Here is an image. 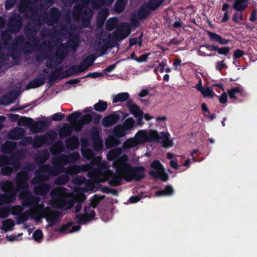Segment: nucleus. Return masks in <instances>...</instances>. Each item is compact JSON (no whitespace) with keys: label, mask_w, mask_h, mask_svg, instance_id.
<instances>
[{"label":"nucleus","mask_w":257,"mask_h":257,"mask_svg":"<svg viewBox=\"0 0 257 257\" xmlns=\"http://www.w3.org/2000/svg\"><path fill=\"white\" fill-rule=\"evenodd\" d=\"M83 170V167L78 165H71L64 168L63 172L67 175H75L79 174Z\"/></svg>","instance_id":"obj_27"},{"label":"nucleus","mask_w":257,"mask_h":257,"mask_svg":"<svg viewBox=\"0 0 257 257\" xmlns=\"http://www.w3.org/2000/svg\"><path fill=\"white\" fill-rule=\"evenodd\" d=\"M108 15V12L106 9H104L99 11L96 17L97 25L98 27L102 26Z\"/></svg>","instance_id":"obj_30"},{"label":"nucleus","mask_w":257,"mask_h":257,"mask_svg":"<svg viewBox=\"0 0 257 257\" xmlns=\"http://www.w3.org/2000/svg\"><path fill=\"white\" fill-rule=\"evenodd\" d=\"M63 150V145L61 141H58L52 145L50 148V152L52 155L60 153Z\"/></svg>","instance_id":"obj_39"},{"label":"nucleus","mask_w":257,"mask_h":257,"mask_svg":"<svg viewBox=\"0 0 257 257\" xmlns=\"http://www.w3.org/2000/svg\"><path fill=\"white\" fill-rule=\"evenodd\" d=\"M104 198V195H98L97 194H95L92 197L89 205L94 209Z\"/></svg>","instance_id":"obj_46"},{"label":"nucleus","mask_w":257,"mask_h":257,"mask_svg":"<svg viewBox=\"0 0 257 257\" xmlns=\"http://www.w3.org/2000/svg\"><path fill=\"white\" fill-rule=\"evenodd\" d=\"M152 11L153 10L147 3H144L138 10V18L141 20L146 19L150 15Z\"/></svg>","instance_id":"obj_17"},{"label":"nucleus","mask_w":257,"mask_h":257,"mask_svg":"<svg viewBox=\"0 0 257 257\" xmlns=\"http://www.w3.org/2000/svg\"><path fill=\"white\" fill-rule=\"evenodd\" d=\"M248 0H235L233 8L237 11L242 12L247 7Z\"/></svg>","instance_id":"obj_41"},{"label":"nucleus","mask_w":257,"mask_h":257,"mask_svg":"<svg viewBox=\"0 0 257 257\" xmlns=\"http://www.w3.org/2000/svg\"><path fill=\"white\" fill-rule=\"evenodd\" d=\"M45 76L44 74H40L39 77L30 81L27 87L28 89L39 87L45 83Z\"/></svg>","instance_id":"obj_20"},{"label":"nucleus","mask_w":257,"mask_h":257,"mask_svg":"<svg viewBox=\"0 0 257 257\" xmlns=\"http://www.w3.org/2000/svg\"><path fill=\"white\" fill-rule=\"evenodd\" d=\"M46 34L51 38L56 39L57 40H59V34L56 30L52 31L49 29H46L42 32L41 36L44 37Z\"/></svg>","instance_id":"obj_50"},{"label":"nucleus","mask_w":257,"mask_h":257,"mask_svg":"<svg viewBox=\"0 0 257 257\" xmlns=\"http://www.w3.org/2000/svg\"><path fill=\"white\" fill-rule=\"evenodd\" d=\"M17 146L16 143L7 141L2 145L1 150L3 154H10L16 148Z\"/></svg>","instance_id":"obj_29"},{"label":"nucleus","mask_w":257,"mask_h":257,"mask_svg":"<svg viewBox=\"0 0 257 257\" xmlns=\"http://www.w3.org/2000/svg\"><path fill=\"white\" fill-rule=\"evenodd\" d=\"M121 153L122 151L120 148H116L112 149L108 152L107 154V159L109 161H113L115 160L114 161H115L116 160L120 158L119 156L121 155Z\"/></svg>","instance_id":"obj_35"},{"label":"nucleus","mask_w":257,"mask_h":257,"mask_svg":"<svg viewBox=\"0 0 257 257\" xmlns=\"http://www.w3.org/2000/svg\"><path fill=\"white\" fill-rule=\"evenodd\" d=\"M53 47V45L51 41H43L41 46H40L38 48L40 52L37 53L36 55V61L39 63H41L45 59L48 58V59H49V56H48V53L44 51V50L47 49L50 52L52 50ZM46 66L48 68L51 69L54 67V64L52 62H50L49 60L46 62Z\"/></svg>","instance_id":"obj_7"},{"label":"nucleus","mask_w":257,"mask_h":257,"mask_svg":"<svg viewBox=\"0 0 257 257\" xmlns=\"http://www.w3.org/2000/svg\"><path fill=\"white\" fill-rule=\"evenodd\" d=\"M25 132L23 128L21 127H16L10 131L7 137L9 139L12 140H18L21 139Z\"/></svg>","instance_id":"obj_19"},{"label":"nucleus","mask_w":257,"mask_h":257,"mask_svg":"<svg viewBox=\"0 0 257 257\" xmlns=\"http://www.w3.org/2000/svg\"><path fill=\"white\" fill-rule=\"evenodd\" d=\"M51 189V186L48 183H41L36 185L34 187V192L37 195L45 196L47 195Z\"/></svg>","instance_id":"obj_15"},{"label":"nucleus","mask_w":257,"mask_h":257,"mask_svg":"<svg viewBox=\"0 0 257 257\" xmlns=\"http://www.w3.org/2000/svg\"><path fill=\"white\" fill-rule=\"evenodd\" d=\"M73 132L72 126L69 124H65L59 131V135L61 139L69 137Z\"/></svg>","instance_id":"obj_31"},{"label":"nucleus","mask_w":257,"mask_h":257,"mask_svg":"<svg viewBox=\"0 0 257 257\" xmlns=\"http://www.w3.org/2000/svg\"><path fill=\"white\" fill-rule=\"evenodd\" d=\"M204 47L209 51H215L219 55L227 56L230 52V48L228 46L218 47V46L212 45H205Z\"/></svg>","instance_id":"obj_18"},{"label":"nucleus","mask_w":257,"mask_h":257,"mask_svg":"<svg viewBox=\"0 0 257 257\" xmlns=\"http://www.w3.org/2000/svg\"><path fill=\"white\" fill-rule=\"evenodd\" d=\"M170 134L168 132H160L151 130L149 133L145 131L141 130L138 132L135 138L140 141L147 140L150 142H162L164 148L170 147L173 146L172 141L169 139Z\"/></svg>","instance_id":"obj_3"},{"label":"nucleus","mask_w":257,"mask_h":257,"mask_svg":"<svg viewBox=\"0 0 257 257\" xmlns=\"http://www.w3.org/2000/svg\"><path fill=\"white\" fill-rule=\"evenodd\" d=\"M28 173L26 171H21L19 172L16 179L17 190H24L20 192L19 196L20 199L23 200L22 204L24 206L36 207L40 201V198L33 195L31 192L28 190Z\"/></svg>","instance_id":"obj_2"},{"label":"nucleus","mask_w":257,"mask_h":257,"mask_svg":"<svg viewBox=\"0 0 257 257\" xmlns=\"http://www.w3.org/2000/svg\"><path fill=\"white\" fill-rule=\"evenodd\" d=\"M81 153L83 157L87 160H90L94 158L95 154L90 149H82Z\"/></svg>","instance_id":"obj_59"},{"label":"nucleus","mask_w":257,"mask_h":257,"mask_svg":"<svg viewBox=\"0 0 257 257\" xmlns=\"http://www.w3.org/2000/svg\"><path fill=\"white\" fill-rule=\"evenodd\" d=\"M120 116L118 112L113 113L104 116L102 120V125L105 127H109L116 124L120 119Z\"/></svg>","instance_id":"obj_14"},{"label":"nucleus","mask_w":257,"mask_h":257,"mask_svg":"<svg viewBox=\"0 0 257 257\" xmlns=\"http://www.w3.org/2000/svg\"><path fill=\"white\" fill-rule=\"evenodd\" d=\"M69 162L68 155H60L58 157L52 159V164L53 167L49 164L43 165L41 167L42 172H46L49 175L56 176L62 173L64 168L63 165H66Z\"/></svg>","instance_id":"obj_5"},{"label":"nucleus","mask_w":257,"mask_h":257,"mask_svg":"<svg viewBox=\"0 0 257 257\" xmlns=\"http://www.w3.org/2000/svg\"><path fill=\"white\" fill-rule=\"evenodd\" d=\"M114 1V0H91V5L93 9L97 10L104 6L111 5Z\"/></svg>","instance_id":"obj_28"},{"label":"nucleus","mask_w":257,"mask_h":257,"mask_svg":"<svg viewBox=\"0 0 257 257\" xmlns=\"http://www.w3.org/2000/svg\"><path fill=\"white\" fill-rule=\"evenodd\" d=\"M93 148L94 151L98 152H102L103 151V141L102 139L93 140Z\"/></svg>","instance_id":"obj_56"},{"label":"nucleus","mask_w":257,"mask_h":257,"mask_svg":"<svg viewBox=\"0 0 257 257\" xmlns=\"http://www.w3.org/2000/svg\"><path fill=\"white\" fill-rule=\"evenodd\" d=\"M41 166L39 169L40 172V173L36 175L32 181V184L34 185L41 183L43 181H48L49 179V176H51L46 172H42L41 170Z\"/></svg>","instance_id":"obj_26"},{"label":"nucleus","mask_w":257,"mask_h":257,"mask_svg":"<svg viewBox=\"0 0 257 257\" xmlns=\"http://www.w3.org/2000/svg\"><path fill=\"white\" fill-rule=\"evenodd\" d=\"M127 158L124 155L120 157L113 163V167L116 172L121 174L127 182L133 180L139 181L145 177V168L143 166L132 167L127 163Z\"/></svg>","instance_id":"obj_1"},{"label":"nucleus","mask_w":257,"mask_h":257,"mask_svg":"<svg viewBox=\"0 0 257 257\" xmlns=\"http://www.w3.org/2000/svg\"><path fill=\"white\" fill-rule=\"evenodd\" d=\"M44 137H46V141L48 145L53 143L57 137V134L56 132L51 131L46 133Z\"/></svg>","instance_id":"obj_54"},{"label":"nucleus","mask_w":257,"mask_h":257,"mask_svg":"<svg viewBox=\"0 0 257 257\" xmlns=\"http://www.w3.org/2000/svg\"><path fill=\"white\" fill-rule=\"evenodd\" d=\"M48 122L45 120H38L33 122L31 125V131L34 133H41L44 132L48 126Z\"/></svg>","instance_id":"obj_16"},{"label":"nucleus","mask_w":257,"mask_h":257,"mask_svg":"<svg viewBox=\"0 0 257 257\" xmlns=\"http://www.w3.org/2000/svg\"><path fill=\"white\" fill-rule=\"evenodd\" d=\"M81 113L79 111H76L69 114L66 118L68 121L74 122L80 127L84 125L88 124L92 120V114L91 113L85 114L81 116Z\"/></svg>","instance_id":"obj_9"},{"label":"nucleus","mask_w":257,"mask_h":257,"mask_svg":"<svg viewBox=\"0 0 257 257\" xmlns=\"http://www.w3.org/2000/svg\"><path fill=\"white\" fill-rule=\"evenodd\" d=\"M137 143L133 139H129L124 142L122 147L124 149H128L135 147Z\"/></svg>","instance_id":"obj_62"},{"label":"nucleus","mask_w":257,"mask_h":257,"mask_svg":"<svg viewBox=\"0 0 257 257\" xmlns=\"http://www.w3.org/2000/svg\"><path fill=\"white\" fill-rule=\"evenodd\" d=\"M120 144V141L117 136H110L105 141V146L107 148L116 147Z\"/></svg>","instance_id":"obj_36"},{"label":"nucleus","mask_w":257,"mask_h":257,"mask_svg":"<svg viewBox=\"0 0 257 257\" xmlns=\"http://www.w3.org/2000/svg\"><path fill=\"white\" fill-rule=\"evenodd\" d=\"M130 112L134 115L136 118H138V123L139 124L143 120L144 112L140 107L136 104H134L128 108Z\"/></svg>","instance_id":"obj_23"},{"label":"nucleus","mask_w":257,"mask_h":257,"mask_svg":"<svg viewBox=\"0 0 257 257\" xmlns=\"http://www.w3.org/2000/svg\"><path fill=\"white\" fill-rule=\"evenodd\" d=\"M100 132V130L98 127L96 126H92L89 132L91 140L93 141L101 139Z\"/></svg>","instance_id":"obj_47"},{"label":"nucleus","mask_w":257,"mask_h":257,"mask_svg":"<svg viewBox=\"0 0 257 257\" xmlns=\"http://www.w3.org/2000/svg\"><path fill=\"white\" fill-rule=\"evenodd\" d=\"M30 0H21L18 6V11L20 13H25L29 10Z\"/></svg>","instance_id":"obj_57"},{"label":"nucleus","mask_w":257,"mask_h":257,"mask_svg":"<svg viewBox=\"0 0 257 257\" xmlns=\"http://www.w3.org/2000/svg\"><path fill=\"white\" fill-rule=\"evenodd\" d=\"M51 195L59 208H63L69 202L67 197L62 194L59 190L52 191Z\"/></svg>","instance_id":"obj_12"},{"label":"nucleus","mask_w":257,"mask_h":257,"mask_svg":"<svg viewBox=\"0 0 257 257\" xmlns=\"http://www.w3.org/2000/svg\"><path fill=\"white\" fill-rule=\"evenodd\" d=\"M118 20L116 18H109L105 23V29L108 31H111L116 26Z\"/></svg>","instance_id":"obj_44"},{"label":"nucleus","mask_w":257,"mask_h":257,"mask_svg":"<svg viewBox=\"0 0 257 257\" xmlns=\"http://www.w3.org/2000/svg\"><path fill=\"white\" fill-rule=\"evenodd\" d=\"M80 73L81 72H79L78 65H73L64 72L66 77L77 75Z\"/></svg>","instance_id":"obj_49"},{"label":"nucleus","mask_w":257,"mask_h":257,"mask_svg":"<svg viewBox=\"0 0 257 257\" xmlns=\"http://www.w3.org/2000/svg\"><path fill=\"white\" fill-rule=\"evenodd\" d=\"M69 180L70 178L67 174L62 175L55 180V183L58 185H65L69 181Z\"/></svg>","instance_id":"obj_58"},{"label":"nucleus","mask_w":257,"mask_h":257,"mask_svg":"<svg viewBox=\"0 0 257 257\" xmlns=\"http://www.w3.org/2000/svg\"><path fill=\"white\" fill-rule=\"evenodd\" d=\"M126 2L124 0H117L114 6V9L116 12L120 13L124 10Z\"/></svg>","instance_id":"obj_53"},{"label":"nucleus","mask_w":257,"mask_h":257,"mask_svg":"<svg viewBox=\"0 0 257 257\" xmlns=\"http://www.w3.org/2000/svg\"><path fill=\"white\" fill-rule=\"evenodd\" d=\"M227 92L230 99L236 100L237 97L235 94L241 93V91L238 87H235L231 88L230 90H227Z\"/></svg>","instance_id":"obj_60"},{"label":"nucleus","mask_w":257,"mask_h":257,"mask_svg":"<svg viewBox=\"0 0 257 257\" xmlns=\"http://www.w3.org/2000/svg\"><path fill=\"white\" fill-rule=\"evenodd\" d=\"M79 38L78 36L75 35L70 37L66 43H63L66 47L70 48L72 51H75L79 44Z\"/></svg>","instance_id":"obj_21"},{"label":"nucleus","mask_w":257,"mask_h":257,"mask_svg":"<svg viewBox=\"0 0 257 257\" xmlns=\"http://www.w3.org/2000/svg\"><path fill=\"white\" fill-rule=\"evenodd\" d=\"M67 148L70 150L77 149L79 146V141L76 136H72L65 140Z\"/></svg>","instance_id":"obj_25"},{"label":"nucleus","mask_w":257,"mask_h":257,"mask_svg":"<svg viewBox=\"0 0 257 257\" xmlns=\"http://www.w3.org/2000/svg\"><path fill=\"white\" fill-rule=\"evenodd\" d=\"M59 214V212L58 211H53L46 217L47 221L49 222V227H52L56 224L58 219Z\"/></svg>","instance_id":"obj_37"},{"label":"nucleus","mask_w":257,"mask_h":257,"mask_svg":"<svg viewBox=\"0 0 257 257\" xmlns=\"http://www.w3.org/2000/svg\"><path fill=\"white\" fill-rule=\"evenodd\" d=\"M15 196L13 194H0V206L5 203L11 202L14 200Z\"/></svg>","instance_id":"obj_45"},{"label":"nucleus","mask_w":257,"mask_h":257,"mask_svg":"<svg viewBox=\"0 0 257 257\" xmlns=\"http://www.w3.org/2000/svg\"><path fill=\"white\" fill-rule=\"evenodd\" d=\"M130 30L131 28L129 24L124 23L113 33V37L111 39V34H109L108 37L103 40L105 46H102L100 49L101 55L104 54V52L107 48L114 47L118 41L125 39L130 34Z\"/></svg>","instance_id":"obj_4"},{"label":"nucleus","mask_w":257,"mask_h":257,"mask_svg":"<svg viewBox=\"0 0 257 257\" xmlns=\"http://www.w3.org/2000/svg\"><path fill=\"white\" fill-rule=\"evenodd\" d=\"M46 138V137H44V135L35 137L33 142V147L37 149L41 147L44 145L47 144Z\"/></svg>","instance_id":"obj_38"},{"label":"nucleus","mask_w":257,"mask_h":257,"mask_svg":"<svg viewBox=\"0 0 257 257\" xmlns=\"http://www.w3.org/2000/svg\"><path fill=\"white\" fill-rule=\"evenodd\" d=\"M151 167L154 170L149 171V175L155 179H160L164 182L168 180L169 176L165 172V169L159 160H154L150 164Z\"/></svg>","instance_id":"obj_8"},{"label":"nucleus","mask_w":257,"mask_h":257,"mask_svg":"<svg viewBox=\"0 0 257 257\" xmlns=\"http://www.w3.org/2000/svg\"><path fill=\"white\" fill-rule=\"evenodd\" d=\"M33 119L32 118L22 116L21 118H19L18 124L19 125L29 126L31 128V125L33 124Z\"/></svg>","instance_id":"obj_48"},{"label":"nucleus","mask_w":257,"mask_h":257,"mask_svg":"<svg viewBox=\"0 0 257 257\" xmlns=\"http://www.w3.org/2000/svg\"><path fill=\"white\" fill-rule=\"evenodd\" d=\"M33 24L38 28L46 23V17H43L36 13L34 12L31 16Z\"/></svg>","instance_id":"obj_34"},{"label":"nucleus","mask_w":257,"mask_h":257,"mask_svg":"<svg viewBox=\"0 0 257 257\" xmlns=\"http://www.w3.org/2000/svg\"><path fill=\"white\" fill-rule=\"evenodd\" d=\"M1 38L4 42V44L5 45H8L10 44V42H11L12 37L8 33L3 32L2 34Z\"/></svg>","instance_id":"obj_64"},{"label":"nucleus","mask_w":257,"mask_h":257,"mask_svg":"<svg viewBox=\"0 0 257 257\" xmlns=\"http://www.w3.org/2000/svg\"><path fill=\"white\" fill-rule=\"evenodd\" d=\"M49 158V153L47 150H44L38 153L35 159V162L38 164L45 163Z\"/></svg>","instance_id":"obj_33"},{"label":"nucleus","mask_w":257,"mask_h":257,"mask_svg":"<svg viewBox=\"0 0 257 257\" xmlns=\"http://www.w3.org/2000/svg\"><path fill=\"white\" fill-rule=\"evenodd\" d=\"M68 49L63 43H61L57 48L55 55L53 56L50 55L49 60L56 66L63 61L64 58L68 54Z\"/></svg>","instance_id":"obj_11"},{"label":"nucleus","mask_w":257,"mask_h":257,"mask_svg":"<svg viewBox=\"0 0 257 257\" xmlns=\"http://www.w3.org/2000/svg\"><path fill=\"white\" fill-rule=\"evenodd\" d=\"M14 172L13 168L8 166H3L1 170V173L3 176H10Z\"/></svg>","instance_id":"obj_63"},{"label":"nucleus","mask_w":257,"mask_h":257,"mask_svg":"<svg viewBox=\"0 0 257 257\" xmlns=\"http://www.w3.org/2000/svg\"><path fill=\"white\" fill-rule=\"evenodd\" d=\"M117 173L113 174L108 180V183L110 186L116 187L121 185L123 177L121 174Z\"/></svg>","instance_id":"obj_32"},{"label":"nucleus","mask_w":257,"mask_h":257,"mask_svg":"<svg viewBox=\"0 0 257 257\" xmlns=\"http://www.w3.org/2000/svg\"><path fill=\"white\" fill-rule=\"evenodd\" d=\"M15 225V223L12 219H7L3 222L2 229L5 231L11 230Z\"/></svg>","instance_id":"obj_55"},{"label":"nucleus","mask_w":257,"mask_h":257,"mask_svg":"<svg viewBox=\"0 0 257 257\" xmlns=\"http://www.w3.org/2000/svg\"><path fill=\"white\" fill-rule=\"evenodd\" d=\"M13 166L14 171H17L20 169L21 164L18 158H16L15 155L13 154L11 156L10 164Z\"/></svg>","instance_id":"obj_52"},{"label":"nucleus","mask_w":257,"mask_h":257,"mask_svg":"<svg viewBox=\"0 0 257 257\" xmlns=\"http://www.w3.org/2000/svg\"><path fill=\"white\" fill-rule=\"evenodd\" d=\"M62 67L61 66L57 67L49 76V81L52 84L58 79H62L66 77L62 73Z\"/></svg>","instance_id":"obj_22"},{"label":"nucleus","mask_w":257,"mask_h":257,"mask_svg":"<svg viewBox=\"0 0 257 257\" xmlns=\"http://www.w3.org/2000/svg\"><path fill=\"white\" fill-rule=\"evenodd\" d=\"M93 15V11L90 8L81 7L79 5H75L72 12V17L76 21L81 20L82 26L87 28L90 24Z\"/></svg>","instance_id":"obj_6"},{"label":"nucleus","mask_w":257,"mask_h":257,"mask_svg":"<svg viewBox=\"0 0 257 257\" xmlns=\"http://www.w3.org/2000/svg\"><path fill=\"white\" fill-rule=\"evenodd\" d=\"M22 17L17 14H13L9 19L8 24L9 31L12 34L18 33L23 27Z\"/></svg>","instance_id":"obj_10"},{"label":"nucleus","mask_w":257,"mask_h":257,"mask_svg":"<svg viewBox=\"0 0 257 257\" xmlns=\"http://www.w3.org/2000/svg\"><path fill=\"white\" fill-rule=\"evenodd\" d=\"M30 216V212L27 210L23 213H20L17 217V224H21L24 221L28 220Z\"/></svg>","instance_id":"obj_51"},{"label":"nucleus","mask_w":257,"mask_h":257,"mask_svg":"<svg viewBox=\"0 0 257 257\" xmlns=\"http://www.w3.org/2000/svg\"><path fill=\"white\" fill-rule=\"evenodd\" d=\"M130 97V95L127 92H121L117 94L112 100L113 103L118 102H122L126 101Z\"/></svg>","instance_id":"obj_42"},{"label":"nucleus","mask_w":257,"mask_h":257,"mask_svg":"<svg viewBox=\"0 0 257 257\" xmlns=\"http://www.w3.org/2000/svg\"><path fill=\"white\" fill-rule=\"evenodd\" d=\"M61 17V12L56 8L53 7L49 10V14H47L46 17V23L49 26H53L56 24Z\"/></svg>","instance_id":"obj_13"},{"label":"nucleus","mask_w":257,"mask_h":257,"mask_svg":"<svg viewBox=\"0 0 257 257\" xmlns=\"http://www.w3.org/2000/svg\"><path fill=\"white\" fill-rule=\"evenodd\" d=\"M134 123L135 122L134 119L130 117L126 119L124 121L122 125L125 129V130L128 131L131 130L134 127Z\"/></svg>","instance_id":"obj_61"},{"label":"nucleus","mask_w":257,"mask_h":257,"mask_svg":"<svg viewBox=\"0 0 257 257\" xmlns=\"http://www.w3.org/2000/svg\"><path fill=\"white\" fill-rule=\"evenodd\" d=\"M39 28L34 25L32 23H28L24 28V32L26 37L29 38L37 35L39 31Z\"/></svg>","instance_id":"obj_24"},{"label":"nucleus","mask_w":257,"mask_h":257,"mask_svg":"<svg viewBox=\"0 0 257 257\" xmlns=\"http://www.w3.org/2000/svg\"><path fill=\"white\" fill-rule=\"evenodd\" d=\"M108 104L106 101L99 100L98 102L93 105L94 109L98 112H104L107 108Z\"/></svg>","instance_id":"obj_43"},{"label":"nucleus","mask_w":257,"mask_h":257,"mask_svg":"<svg viewBox=\"0 0 257 257\" xmlns=\"http://www.w3.org/2000/svg\"><path fill=\"white\" fill-rule=\"evenodd\" d=\"M173 194L174 189L172 186L170 185H167L164 190H159L155 192V195L157 196H171Z\"/></svg>","instance_id":"obj_40"}]
</instances>
